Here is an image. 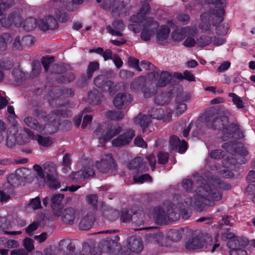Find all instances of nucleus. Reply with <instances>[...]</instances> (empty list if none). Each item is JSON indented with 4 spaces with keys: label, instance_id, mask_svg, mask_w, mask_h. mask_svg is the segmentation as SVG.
I'll use <instances>...</instances> for the list:
<instances>
[{
    "label": "nucleus",
    "instance_id": "obj_1",
    "mask_svg": "<svg viewBox=\"0 0 255 255\" xmlns=\"http://www.w3.org/2000/svg\"><path fill=\"white\" fill-rule=\"evenodd\" d=\"M223 184L218 179L213 184L198 187L196 191L197 195L195 197L194 208L201 212L206 209V206L214 205V201H219L222 198V188H224Z\"/></svg>",
    "mask_w": 255,
    "mask_h": 255
},
{
    "label": "nucleus",
    "instance_id": "obj_2",
    "mask_svg": "<svg viewBox=\"0 0 255 255\" xmlns=\"http://www.w3.org/2000/svg\"><path fill=\"white\" fill-rule=\"evenodd\" d=\"M159 23L154 20L153 18L149 17L146 19L143 24V28L140 33V38L144 41H149L152 35L156 32L157 42L161 45L167 44V38L170 32V29L167 25H161L158 31Z\"/></svg>",
    "mask_w": 255,
    "mask_h": 255
},
{
    "label": "nucleus",
    "instance_id": "obj_3",
    "mask_svg": "<svg viewBox=\"0 0 255 255\" xmlns=\"http://www.w3.org/2000/svg\"><path fill=\"white\" fill-rule=\"evenodd\" d=\"M122 128L119 126L99 124L94 132V136L98 139L100 143H106L118 135Z\"/></svg>",
    "mask_w": 255,
    "mask_h": 255
},
{
    "label": "nucleus",
    "instance_id": "obj_4",
    "mask_svg": "<svg viewBox=\"0 0 255 255\" xmlns=\"http://www.w3.org/2000/svg\"><path fill=\"white\" fill-rule=\"evenodd\" d=\"M184 200V203L179 202L177 206L174 204L173 211L172 212H169L168 217L172 222L178 220L180 216L184 220L190 218V213L188 208L192 204L193 200L191 197H187Z\"/></svg>",
    "mask_w": 255,
    "mask_h": 255
},
{
    "label": "nucleus",
    "instance_id": "obj_5",
    "mask_svg": "<svg viewBox=\"0 0 255 255\" xmlns=\"http://www.w3.org/2000/svg\"><path fill=\"white\" fill-rule=\"evenodd\" d=\"M44 174L46 177L44 179V182L48 184L49 188L52 190H56L60 187V183L57 179L56 166L53 162H47L43 164Z\"/></svg>",
    "mask_w": 255,
    "mask_h": 255
},
{
    "label": "nucleus",
    "instance_id": "obj_6",
    "mask_svg": "<svg viewBox=\"0 0 255 255\" xmlns=\"http://www.w3.org/2000/svg\"><path fill=\"white\" fill-rule=\"evenodd\" d=\"M96 166L99 171L103 173L115 174L118 169L117 164L111 153L105 155L101 161H97Z\"/></svg>",
    "mask_w": 255,
    "mask_h": 255
},
{
    "label": "nucleus",
    "instance_id": "obj_7",
    "mask_svg": "<svg viewBox=\"0 0 255 255\" xmlns=\"http://www.w3.org/2000/svg\"><path fill=\"white\" fill-rule=\"evenodd\" d=\"M174 204L171 202L166 203L165 212L164 210L160 206H156L153 210V218L156 224L162 225L166 224L168 221L172 222L168 217L169 212H172L173 211Z\"/></svg>",
    "mask_w": 255,
    "mask_h": 255
},
{
    "label": "nucleus",
    "instance_id": "obj_8",
    "mask_svg": "<svg viewBox=\"0 0 255 255\" xmlns=\"http://www.w3.org/2000/svg\"><path fill=\"white\" fill-rule=\"evenodd\" d=\"M223 141H226L231 138H242L245 137L244 131L240 128V126L235 123L228 124L224 126L221 130Z\"/></svg>",
    "mask_w": 255,
    "mask_h": 255
},
{
    "label": "nucleus",
    "instance_id": "obj_9",
    "mask_svg": "<svg viewBox=\"0 0 255 255\" xmlns=\"http://www.w3.org/2000/svg\"><path fill=\"white\" fill-rule=\"evenodd\" d=\"M210 3L215 5V8L209 10V14L214 16L213 18L212 25H216L222 22L224 20L225 9L223 2L221 0H210Z\"/></svg>",
    "mask_w": 255,
    "mask_h": 255
},
{
    "label": "nucleus",
    "instance_id": "obj_10",
    "mask_svg": "<svg viewBox=\"0 0 255 255\" xmlns=\"http://www.w3.org/2000/svg\"><path fill=\"white\" fill-rule=\"evenodd\" d=\"M127 246L129 251H124L122 255H131L130 252L139 254L143 249L142 239L139 236L137 235L128 237L127 241Z\"/></svg>",
    "mask_w": 255,
    "mask_h": 255
},
{
    "label": "nucleus",
    "instance_id": "obj_11",
    "mask_svg": "<svg viewBox=\"0 0 255 255\" xmlns=\"http://www.w3.org/2000/svg\"><path fill=\"white\" fill-rule=\"evenodd\" d=\"M120 237L118 236H115L113 238H107L101 242V245L110 255H116L121 248L118 243Z\"/></svg>",
    "mask_w": 255,
    "mask_h": 255
},
{
    "label": "nucleus",
    "instance_id": "obj_12",
    "mask_svg": "<svg viewBox=\"0 0 255 255\" xmlns=\"http://www.w3.org/2000/svg\"><path fill=\"white\" fill-rule=\"evenodd\" d=\"M3 0H0V23L1 22L2 26L5 27H9L12 25L14 18H15V14L11 13L8 15L7 19L2 18V10H5L12 7L14 4L13 0H7L2 1Z\"/></svg>",
    "mask_w": 255,
    "mask_h": 255
},
{
    "label": "nucleus",
    "instance_id": "obj_13",
    "mask_svg": "<svg viewBox=\"0 0 255 255\" xmlns=\"http://www.w3.org/2000/svg\"><path fill=\"white\" fill-rule=\"evenodd\" d=\"M52 5L58 21L62 23L67 22L69 17L65 10V2L61 0H53Z\"/></svg>",
    "mask_w": 255,
    "mask_h": 255
},
{
    "label": "nucleus",
    "instance_id": "obj_14",
    "mask_svg": "<svg viewBox=\"0 0 255 255\" xmlns=\"http://www.w3.org/2000/svg\"><path fill=\"white\" fill-rule=\"evenodd\" d=\"M134 136L135 131L132 129H128L112 141V145L114 147L121 148L128 145Z\"/></svg>",
    "mask_w": 255,
    "mask_h": 255
},
{
    "label": "nucleus",
    "instance_id": "obj_15",
    "mask_svg": "<svg viewBox=\"0 0 255 255\" xmlns=\"http://www.w3.org/2000/svg\"><path fill=\"white\" fill-rule=\"evenodd\" d=\"M134 136L135 131L132 129H128L112 141V145L114 147L121 148L128 145Z\"/></svg>",
    "mask_w": 255,
    "mask_h": 255
},
{
    "label": "nucleus",
    "instance_id": "obj_16",
    "mask_svg": "<svg viewBox=\"0 0 255 255\" xmlns=\"http://www.w3.org/2000/svg\"><path fill=\"white\" fill-rule=\"evenodd\" d=\"M94 85L104 92L112 93L114 82L110 80L108 77L104 74L97 76L94 79Z\"/></svg>",
    "mask_w": 255,
    "mask_h": 255
},
{
    "label": "nucleus",
    "instance_id": "obj_17",
    "mask_svg": "<svg viewBox=\"0 0 255 255\" xmlns=\"http://www.w3.org/2000/svg\"><path fill=\"white\" fill-rule=\"evenodd\" d=\"M25 124L31 129L36 130L39 132H46L45 129L51 127V124L41 125L37 119L32 116L25 117L23 120Z\"/></svg>",
    "mask_w": 255,
    "mask_h": 255
},
{
    "label": "nucleus",
    "instance_id": "obj_18",
    "mask_svg": "<svg viewBox=\"0 0 255 255\" xmlns=\"http://www.w3.org/2000/svg\"><path fill=\"white\" fill-rule=\"evenodd\" d=\"M150 8L149 3L146 1H144L140 7V11L137 14L131 16V21L137 24L141 23L145 19Z\"/></svg>",
    "mask_w": 255,
    "mask_h": 255
},
{
    "label": "nucleus",
    "instance_id": "obj_19",
    "mask_svg": "<svg viewBox=\"0 0 255 255\" xmlns=\"http://www.w3.org/2000/svg\"><path fill=\"white\" fill-rule=\"evenodd\" d=\"M132 100L131 95L127 93H119L115 97L113 103L117 108L121 109L128 105Z\"/></svg>",
    "mask_w": 255,
    "mask_h": 255
},
{
    "label": "nucleus",
    "instance_id": "obj_20",
    "mask_svg": "<svg viewBox=\"0 0 255 255\" xmlns=\"http://www.w3.org/2000/svg\"><path fill=\"white\" fill-rule=\"evenodd\" d=\"M148 115L150 118H152L157 120H162L164 122H170L172 115L170 113H168L166 115L165 114L164 111L161 108H152L148 112Z\"/></svg>",
    "mask_w": 255,
    "mask_h": 255
},
{
    "label": "nucleus",
    "instance_id": "obj_21",
    "mask_svg": "<svg viewBox=\"0 0 255 255\" xmlns=\"http://www.w3.org/2000/svg\"><path fill=\"white\" fill-rule=\"evenodd\" d=\"M77 215V211L74 208L68 207L61 210L60 217L63 223L71 225L74 223Z\"/></svg>",
    "mask_w": 255,
    "mask_h": 255
},
{
    "label": "nucleus",
    "instance_id": "obj_22",
    "mask_svg": "<svg viewBox=\"0 0 255 255\" xmlns=\"http://www.w3.org/2000/svg\"><path fill=\"white\" fill-rule=\"evenodd\" d=\"M129 169L134 170V173L138 174L145 172L148 170L146 163L143 162V159L140 157H136L132 159L128 165Z\"/></svg>",
    "mask_w": 255,
    "mask_h": 255
},
{
    "label": "nucleus",
    "instance_id": "obj_23",
    "mask_svg": "<svg viewBox=\"0 0 255 255\" xmlns=\"http://www.w3.org/2000/svg\"><path fill=\"white\" fill-rule=\"evenodd\" d=\"M64 198V195L59 194L51 198V207L53 213L55 216L60 217V216L61 210L63 208L62 201Z\"/></svg>",
    "mask_w": 255,
    "mask_h": 255
},
{
    "label": "nucleus",
    "instance_id": "obj_24",
    "mask_svg": "<svg viewBox=\"0 0 255 255\" xmlns=\"http://www.w3.org/2000/svg\"><path fill=\"white\" fill-rule=\"evenodd\" d=\"M97 2L101 3L103 9L112 10V13L118 11L120 5V0H96Z\"/></svg>",
    "mask_w": 255,
    "mask_h": 255
},
{
    "label": "nucleus",
    "instance_id": "obj_25",
    "mask_svg": "<svg viewBox=\"0 0 255 255\" xmlns=\"http://www.w3.org/2000/svg\"><path fill=\"white\" fill-rule=\"evenodd\" d=\"M249 244L248 239L236 237L235 240L228 241L227 246L230 250H245V248Z\"/></svg>",
    "mask_w": 255,
    "mask_h": 255
},
{
    "label": "nucleus",
    "instance_id": "obj_26",
    "mask_svg": "<svg viewBox=\"0 0 255 255\" xmlns=\"http://www.w3.org/2000/svg\"><path fill=\"white\" fill-rule=\"evenodd\" d=\"M106 29L113 35L122 36L123 33L121 31L124 29V24L122 20H116L112 23V27L108 25L106 26Z\"/></svg>",
    "mask_w": 255,
    "mask_h": 255
},
{
    "label": "nucleus",
    "instance_id": "obj_27",
    "mask_svg": "<svg viewBox=\"0 0 255 255\" xmlns=\"http://www.w3.org/2000/svg\"><path fill=\"white\" fill-rule=\"evenodd\" d=\"M146 81L143 76H138L135 78L130 83V88L132 92L138 93L141 92L146 86Z\"/></svg>",
    "mask_w": 255,
    "mask_h": 255
},
{
    "label": "nucleus",
    "instance_id": "obj_28",
    "mask_svg": "<svg viewBox=\"0 0 255 255\" xmlns=\"http://www.w3.org/2000/svg\"><path fill=\"white\" fill-rule=\"evenodd\" d=\"M95 221V217L92 213H88L83 217L79 224V229L87 231L90 229Z\"/></svg>",
    "mask_w": 255,
    "mask_h": 255
},
{
    "label": "nucleus",
    "instance_id": "obj_29",
    "mask_svg": "<svg viewBox=\"0 0 255 255\" xmlns=\"http://www.w3.org/2000/svg\"><path fill=\"white\" fill-rule=\"evenodd\" d=\"M229 124V118L225 116H217L211 123L210 127L213 129L222 130Z\"/></svg>",
    "mask_w": 255,
    "mask_h": 255
},
{
    "label": "nucleus",
    "instance_id": "obj_30",
    "mask_svg": "<svg viewBox=\"0 0 255 255\" xmlns=\"http://www.w3.org/2000/svg\"><path fill=\"white\" fill-rule=\"evenodd\" d=\"M173 78L172 75L167 71H162L159 75V78L156 86L158 87H164L170 83Z\"/></svg>",
    "mask_w": 255,
    "mask_h": 255
},
{
    "label": "nucleus",
    "instance_id": "obj_31",
    "mask_svg": "<svg viewBox=\"0 0 255 255\" xmlns=\"http://www.w3.org/2000/svg\"><path fill=\"white\" fill-rule=\"evenodd\" d=\"M95 174V170H94V166L90 165H85L79 171L75 172L74 176H83L84 179H88L91 177L94 176Z\"/></svg>",
    "mask_w": 255,
    "mask_h": 255
},
{
    "label": "nucleus",
    "instance_id": "obj_32",
    "mask_svg": "<svg viewBox=\"0 0 255 255\" xmlns=\"http://www.w3.org/2000/svg\"><path fill=\"white\" fill-rule=\"evenodd\" d=\"M202 246L203 244L202 240L197 236L189 239L185 245L186 249L189 251L200 249Z\"/></svg>",
    "mask_w": 255,
    "mask_h": 255
},
{
    "label": "nucleus",
    "instance_id": "obj_33",
    "mask_svg": "<svg viewBox=\"0 0 255 255\" xmlns=\"http://www.w3.org/2000/svg\"><path fill=\"white\" fill-rule=\"evenodd\" d=\"M136 121L141 127L142 132H146L149 125L151 123L150 117L145 115H140L136 118Z\"/></svg>",
    "mask_w": 255,
    "mask_h": 255
},
{
    "label": "nucleus",
    "instance_id": "obj_34",
    "mask_svg": "<svg viewBox=\"0 0 255 255\" xmlns=\"http://www.w3.org/2000/svg\"><path fill=\"white\" fill-rule=\"evenodd\" d=\"M89 99L91 102L94 105L100 104L103 98V95L102 93L100 92L97 89L89 92L88 94Z\"/></svg>",
    "mask_w": 255,
    "mask_h": 255
},
{
    "label": "nucleus",
    "instance_id": "obj_35",
    "mask_svg": "<svg viewBox=\"0 0 255 255\" xmlns=\"http://www.w3.org/2000/svg\"><path fill=\"white\" fill-rule=\"evenodd\" d=\"M76 76L73 72H69L65 75H61L55 78V80L58 83L68 84L73 82L75 79Z\"/></svg>",
    "mask_w": 255,
    "mask_h": 255
},
{
    "label": "nucleus",
    "instance_id": "obj_36",
    "mask_svg": "<svg viewBox=\"0 0 255 255\" xmlns=\"http://www.w3.org/2000/svg\"><path fill=\"white\" fill-rule=\"evenodd\" d=\"M185 28H176L172 33L171 36L173 40L180 41H182L185 37Z\"/></svg>",
    "mask_w": 255,
    "mask_h": 255
},
{
    "label": "nucleus",
    "instance_id": "obj_37",
    "mask_svg": "<svg viewBox=\"0 0 255 255\" xmlns=\"http://www.w3.org/2000/svg\"><path fill=\"white\" fill-rule=\"evenodd\" d=\"M182 234L181 232L177 230L171 229L167 233V238L173 242H177L179 241L182 238Z\"/></svg>",
    "mask_w": 255,
    "mask_h": 255
},
{
    "label": "nucleus",
    "instance_id": "obj_38",
    "mask_svg": "<svg viewBox=\"0 0 255 255\" xmlns=\"http://www.w3.org/2000/svg\"><path fill=\"white\" fill-rule=\"evenodd\" d=\"M37 25V20L34 18L26 19L23 23V29L24 30L29 32L33 30Z\"/></svg>",
    "mask_w": 255,
    "mask_h": 255
},
{
    "label": "nucleus",
    "instance_id": "obj_39",
    "mask_svg": "<svg viewBox=\"0 0 255 255\" xmlns=\"http://www.w3.org/2000/svg\"><path fill=\"white\" fill-rule=\"evenodd\" d=\"M212 37L206 35H202L196 39V44L200 47H204L208 46L212 43Z\"/></svg>",
    "mask_w": 255,
    "mask_h": 255
},
{
    "label": "nucleus",
    "instance_id": "obj_40",
    "mask_svg": "<svg viewBox=\"0 0 255 255\" xmlns=\"http://www.w3.org/2000/svg\"><path fill=\"white\" fill-rule=\"evenodd\" d=\"M35 139L38 143L43 147L50 146L52 144V141L50 137L43 136L40 134H37L35 136Z\"/></svg>",
    "mask_w": 255,
    "mask_h": 255
},
{
    "label": "nucleus",
    "instance_id": "obj_41",
    "mask_svg": "<svg viewBox=\"0 0 255 255\" xmlns=\"http://www.w3.org/2000/svg\"><path fill=\"white\" fill-rule=\"evenodd\" d=\"M100 68V64L97 61L90 62L87 69L86 73L88 78H92L94 72Z\"/></svg>",
    "mask_w": 255,
    "mask_h": 255
},
{
    "label": "nucleus",
    "instance_id": "obj_42",
    "mask_svg": "<svg viewBox=\"0 0 255 255\" xmlns=\"http://www.w3.org/2000/svg\"><path fill=\"white\" fill-rule=\"evenodd\" d=\"M145 219V214L142 212H137L132 215L133 222L137 226L144 224Z\"/></svg>",
    "mask_w": 255,
    "mask_h": 255
},
{
    "label": "nucleus",
    "instance_id": "obj_43",
    "mask_svg": "<svg viewBox=\"0 0 255 255\" xmlns=\"http://www.w3.org/2000/svg\"><path fill=\"white\" fill-rule=\"evenodd\" d=\"M107 117L112 120L117 121L124 118V114L120 111H110L107 112Z\"/></svg>",
    "mask_w": 255,
    "mask_h": 255
},
{
    "label": "nucleus",
    "instance_id": "obj_44",
    "mask_svg": "<svg viewBox=\"0 0 255 255\" xmlns=\"http://www.w3.org/2000/svg\"><path fill=\"white\" fill-rule=\"evenodd\" d=\"M170 102L169 96L166 94L162 93L155 97V103L158 105L162 106L168 104Z\"/></svg>",
    "mask_w": 255,
    "mask_h": 255
},
{
    "label": "nucleus",
    "instance_id": "obj_45",
    "mask_svg": "<svg viewBox=\"0 0 255 255\" xmlns=\"http://www.w3.org/2000/svg\"><path fill=\"white\" fill-rule=\"evenodd\" d=\"M203 116L204 122L208 126H210L212 121L217 117L215 114V110L213 109L206 111Z\"/></svg>",
    "mask_w": 255,
    "mask_h": 255
},
{
    "label": "nucleus",
    "instance_id": "obj_46",
    "mask_svg": "<svg viewBox=\"0 0 255 255\" xmlns=\"http://www.w3.org/2000/svg\"><path fill=\"white\" fill-rule=\"evenodd\" d=\"M11 36L7 33L0 35V50H4L7 47V43L10 40Z\"/></svg>",
    "mask_w": 255,
    "mask_h": 255
},
{
    "label": "nucleus",
    "instance_id": "obj_47",
    "mask_svg": "<svg viewBox=\"0 0 255 255\" xmlns=\"http://www.w3.org/2000/svg\"><path fill=\"white\" fill-rule=\"evenodd\" d=\"M229 97L232 98V101L237 108L238 109H243L245 107V105L243 101L241 99L240 97L238 96L234 93H230L229 94Z\"/></svg>",
    "mask_w": 255,
    "mask_h": 255
},
{
    "label": "nucleus",
    "instance_id": "obj_48",
    "mask_svg": "<svg viewBox=\"0 0 255 255\" xmlns=\"http://www.w3.org/2000/svg\"><path fill=\"white\" fill-rule=\"evenodd\" d=\"M133 180L135 183H143L145 182H151L152 177L148 174H144L140 176L134 175L133 176Z\"/></svg>",
    "mask_w": 255,
    "mask_h": 255
},
{
    "label": "nucleus",
    "instance_id": "obj_49",
    "mask_svg": "<svg viewBox=\"0 0 255 255\" xmlns=\"http://www.w3.org/2000/svg\"><path fill=\"white\" fill-rule=\"evenodd\" d=\"M14 80L17 83H22L25 79V75L21 70L14 68L12 72Z\"/></svg>",
    "mask_w": 255,
    "mask_h": 255
},
{
    "label": "nucleus",
    "instance_id": "obj_50",
    "mask_svg": "<svg viewBox=\"0 0 255 255\" xmlns=\"http://www.w3.org/2000/svg\"><path fill=\"white\" fill-rule=\"evenodd\" d=\"M49 30H55L58 28L57 20L52 16L48 15L45 17Z\"/></svg>",
    "mask_w": 255,
    "mask_h": 255
},
{
    "label": "nucleus",
    "instance_id": "obj_51",
    "mask_svg": "<svg viewBox=\"0 0 255 255\" xmlns=\"http://www.w3.org/2000/svg\"><path fill=\"white\" fill-rule=\"evenodd\" d=\"M27 206L34 210L41 208V204L40 198L39 197H36L35 198L31 199L29 201Z\"/></svg>",
    "mask_w": 255,
    "mask_h": 255
},
{
    "label": "nucleus",
    "instance_id": "obj_52",
    "mask_svg": "<svg viewBox=\"0 0 255 255\" xmlns=\"http://www.w3.org/2000/svg\"><path fill=\"white\" fill-rule=\"evenodd\" d=\"M231 229L227 228L221 232V238L224 241H228L235 240L236 237L235 235L230 231Z\"/></svg>",
    "mask_w": 255,
    "mask_h": 255
},
{
    "label": "nucleus",
    "instance_id": "obj_53",
    "mask_svg": "<svg viewBox=\"0 0 255 255\" xmlns=\"http://www.w3.org/2000/svg\"><path fill=\"white\" fill-rule=\"evenodd\" d=\"M54 57L46 56L41 58V63L43 66L44 70L47 72L49 68L50 65L54 62Z\"/></svg>",
    "mask_w": 255,
    "mask_h": 255
},
{
    "label": "nucleus",
    "instance_id": "obj_54",
    "mask_svg": "<svg viewBox=\"0 0 255 255\" xmlns=\"http://www.w3.org/2000/svg\"><path fill=\"white\" fill-rule=\"evenodd\" d=\"M32 115L38 119H43L45 121L48 119L46 112L38 108H34L32 112Z\"/></svg>",
    "mask_w": 255,
    "mask_h": 255
},
{
    "label": "nucleus",
    "instance_id": "obj_55",
    "mask_svg": "<svg viewBox=\"0 0 255 255\" xmlns=\"http://www.w3.org/2000/svg\"><path fill=\"white\" fill-rule=\"evenodd\" d=\"M141 93H143L145 98H148L152 97L157 93V90L155 88H149L146 86L142 89Z\"/></svg>",
    "mask_w": 255,
    "mask_h": 255
},
{
    "label": "nucleus",
    "instance_id": "obj_56",
    "mask_svg": "<svg viewBox=\"0 0 255 255\" xmlns=\"http://www.w3.org/2000/svg\"><path fill=\"white\" fill-rule=\"evenodd\" d=\"M177 98L176 99V115L178 116L182 114L187 109V105L183 102H178Z\"/></svg>",
    "mask_w": 255,
    "mask_h": 255
},
{
    "label": "nucleus",
    "instance_id": "obj_57",
    "mask_svg": "<svg viewBox=\"0 0 255 255\" xmlns=\"http://www.w3.org/2000/svg\"><path fill=\"white\" fill-rule=\"evenodd\" d=\"M34 242L33 240L29 238H26L23 240V246L25 251L28 254L33 251L34 249Z\"/></svg>",
    "mask_w": 255,
    "mask_h": 255
},
{
    "label": "nucleus",
    "instance_id": "obj_58",
    "mask_svg": "<svg viewBox=\"0 0 255 255\" xmlns=\"http://www.w3.org/2000/svg\"><path fill=\"white\" fill-rule=\"evenodd\" d=\"M209 156L212 158L220 160L224 157L225 153L221 149H214L210 151Z\"/></svg>",
    "mask_w": 255,
    "mask_h": 255
},
{
    "label": "nucleus",
    "instance_id": "obj_59",
    "mask_svg": "<svg viewBox=\"0 0 255 255\" xmlns=\"http://www.w3.org/2000/svg\"><path fill=\"white\" fill-rule=\"evenodd\" d=\"M181 140L178 136L175 135H172L170 136L169 139V145L172 150H177L178 145L180 144Z\"/></svg>",
    "mask_w": 255,
    "mask_h": 255
},
{
    "label": "nucleus",
    "instance_id": "obj_60",
    "mask_svg": "<svg viewBox=\"0 0 255 255\" xmlns=\"http://www.w3.org/2000/svg\"><path fill=\"white\" fill-rule=\"evenodd\" d=\"M220 23H219V24ZM218 24H216V30L217 33L220 35H224L227 34L228 29H229V25L228 23H223L221 25H218Z\"/></svg>",
    "mask_w": 255,
    "mask_h": 255
},
{
    "label": "nucleus",
    "instance_id": "obj_61",
    "mask_svg": "<svg viewBox=\"0 0 255 255\" xmlns=\"http://www.w3.org/2000/svg\"><path fill=\"white\" fill-rule=\"evenodd\" d=\"M183 188L188 192H191L194 188L193 181L189 179H184L182 182Z\"/></svg>",
    "mask_w": 255,
    "mask_h": 255
},
{
    "label": "nucleus",
    "instance_id": "obj_62",
    "mask_svg": "<svg viewBox=\"0 0 255 255\" xmlns=\"http://www.w3.org/2000/svg\"><path fill=\"white\" fill-rule=\"evenodd\" d=\"M29 137L24 134L19 133L14 136V140L19 144H25L29 141Z\"/></svg>",
    "mask_w": 255,
    "mask_h": 255
},
{
    "label": "nucleus",
    "instance_id": "obj_63",
    "mask_svg": "<svg viewBox=\"0 0 255 255\" xmlns=\"http://www.w3.org/2000/svg\"><path fill=\"white\" fill-rule=\"evenodd\" d=\"M120 219L122 222L127 223L132 219V216L129 213L127 209H123L121 211Z\"/></svg>",
    "mask_w": 255,
    "mask_h": 255
},
{
    "label": "nucleus",
    "instance_id": "obj_64",
    "mask_svg": "<svg viewBox=\"0 0 255 255\" xmlns=\"http://www.w3.org/2000/svg\"><path fill=\"white\" fill-rule=\"evenodd\" d=\"M236 145L235 141H230L224 143L222 145V147L226 150L227 152L232 153L235 151V149Z\"/></svg>",
    "mask_w": 255,
    "mask_h": 255
}]
</instances>
